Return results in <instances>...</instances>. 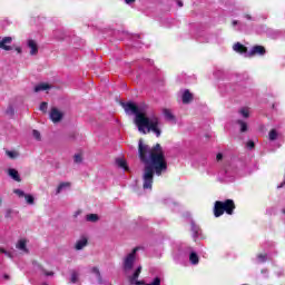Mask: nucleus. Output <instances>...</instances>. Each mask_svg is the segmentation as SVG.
<instances>
[{
  "label": "nucleus",
  "mask_w": 285,
  "mask_h": 285,
  "mask_svg": "<svg viewBox=\"0 0 285 285\" xmlns=\"http://www.w3.org/2000/svg\"><path fill=\"white\" fill-rule=\"evenodd\" d=\"M233 50L235 52H239L240 55H245V57H248V49L246 47H244V45L239 43V42H236L234 46H233Z\"/></svg>",
  "instance_id": "nucleus-10"
},
{
  "label": "nucleus",
  "mask_w": 285,
  "mask_h": 285,
  "mask_svg": "<svg viewBox=\"0 0 285 285\" xmlns=\"http://www.w3.org/2000/svg\"><path fill=\"white\" fill-rule=\"evenodd\" d=\"M0 204H1V199H0Z\"/></svg>",
  "instance_id": "nucleus-46"
},
{
  "label": "nucleus",
  "mask_w": 285,
  "mask_h": 285,
  "mask_svg": "<svg viewBox=\"0 0 285 285\" xmlns=\"http://www.w3.org/2000/svg\"><path fill=\"white\" fill-rule=\"evenodd\" d=\"M193 101V94L189 90H185L183 94V104H190Z\"/></svg>",
  "instance_id": "nucleus-16"
},
{
  "label": "nucleus",
  "mask_w": 285,
  "mask_h": 285,
  "mask_svg": "<svg viewBox=\"0 0 285 285\" xmlns=\"http://www.w3.org/2000/svg\"><path fill=\"white\" fill-rule=\"evenodd\" d=\"M27 46H28V48H30V55L31 56H35L39 52V45H37V41H35L32 39H29L27 41Z\"/></svg>",
  "instance_id": "nucleus-9"
},
{
  "label": "nucleus",
  "mask_w": 285,
  "mask_h": 285,
  "mask_svg": "<svg viewBox=\"0 0 285 285\" xmlns=\"http://www.w3.org/2000/svg\"><path fill=\"white\" fill-rule=\"evenodd\" d=\"M43 90H50V85L41 82L35 87V92H41Z\"/></svg>",
  "instance_id": "nucleus-15"
},
{
  "label": "nucleus",
  "mask_w": 285,
  "mask_h": 285,
  "mask_svg": "<svg viewBox=\"0 0 285 285\" xmlns=\"http://www.w3.org/2000/svg\"><path fill=\"white\" fill-rule=\"evenodd\" d=\"M216 159L217 161H222V159H224V155L217 154Z\"/></svg>",
  "instance_id": "nucleus-36"
},
{
  "label": "nucleus",
  "mask_w": 285,
  "mask_h": 285,
  "mask_svg": "<svg viewBox=\"0 0 285 285\" xmlns=\"http://www.w3.org/2000/svg\"><path fill=\"white\" fill-rule=\"evenodd\" d=\"M163 115L167 121H175V115H173V111L170 109H163Z\"/></svg>",
  "instance_id": "nucleus-13"
},
{
  "label": "nucleus",
  "mask_w": 285,
  "mask_h": 285,
  "mask_svg": "<svg viewBox=\"0 0 285 285\" xmlns=\"http://www.w3.org/2000/svg\"><path fill=\"white\" fill-rule=\"evenodd\" d=\"M282 186H284V184L279 185L278 188H282Z\"/></svg>",
  "instance_id": "nucleus-42"
},
{
  "label": "nucleus",
  "mask_w": 285,
  "mask_h": 285,
  "mask_svg": "<svg viewBox=\"0 0 285 285\" xmlns=\"http://www.w3.org/2000/svg\"><path fill=\"white\" fill-rule=\"evenodd\" d=\"M122 108L127 112V115H136L135 117V124L139 130V132H142V135H146L148 132L156 134V137H161V130H159V118L157 117H146L144 112H141V109L137 107L135 102H126L122 104Z\"/></svg>",
  "instance_id": "nucleus-2"
},
{
  "label": "nucleus",
  "mask_w": 285,
  "mask_h": 285,
  "mask_svg": "<svg viewBox=\"0 0 285 285\" xmlns=\"http://www.w3.org/2000/svg\"><path fill=\"white\" fill-rule=\"evenodd\" d=\"M24 199H26L27 204H29V205L35 204V197L30 194H26Z\"/></svg>",
  "instance_id": "nucleus-27"
},
{
  "label": "nucleus",
  "mask_w": 285,
  "mask_h": 285,
  "mask_svg": "<svg viewBox=\"0 0 285 285\" xmlns=\"http://www.w3.org/2000/svg\"><path fill=\"white\" fill-rule=\"evenodd\" d=\"M191 233L194 239H196V237H199L202 235V229L199 228V226L195 225V223H191Z\"/></svg>",
  "instance_id": "nucleus-17"
},
{
  "label": "nucleus",
  "mask_w": 285,
  "mask_h": 285,
  "mask_svg": "<svg viewBox=\"0 0 285 285\" xmlns=\"http://www.w3.org/2000/svg\"><path fill=\"white\" fill-rule=\"evenodd\" d=\"M8 43H12V38L11 37H4L1 41H0V48L2 50H12V47L8 46Z\"/></svg>",
  "instance_id": "nucleus-11"
},
{
  "label": "nucleus",
  "mask_w": 285,
  "mask_h": 285,
  "mask_svg": "<svg viewBox=\"0 0 285 285\" xmlns=\"http://www.w3.org/2000/svg\"><path fill=\"white\" fill-rule=\"evenodd\" d=\"M233 26H237V20H234V21H233Z\"/></svg>",
  "instance_id": "nucleus-41"
},
{
  "label": "nucleus",
  "mask_w": 285,
  "mask_h": 285,
  "mask_svg": "<svg viewBox=\"0 0 285 285\" xmlns=\"http://www.w3.org/2000/svg\"><path fill=\"white\" fill-rule=\"evenodd\" d=\"M16 50H17V52H18V55H21V48H16Z\"/></svg>",
  "instance_id": "nucleus-40"
},
{
  "label": "nucleus",
  "mask_w": 285,
  "mask_h": 285,
  "mask_svg": "<svg viewBox=\"0 0 285 285\" xmlns=\"http://www.w3.org/2000/svg\"><path fill=\"white\" fill-rule=\"evenodd\" d=\"M138 155L145 166L142 171V188L144 190H153L155 174L160 177L161 173L168 170V164L161 150V145L157 144L154 148H150V146L144 144V140H139Z\"/></svg>",
  "instance_id": "nucleus-1"
},
{
  "label": "nucleus",
  "mask_w": 285,
  "mask_h": 285,
  "mask_svg": "<svg viewBox=\"0 0 285 285\" xmlns=\"http://www.w3.org/2000/svg\"><path fill=\"white\" fill-rule=\"evenodd\" d=\"M247 148H249V150H253V148H255V142H253L252 140H249L247 142Z\"/></svg>",
  "instance_id": "nucleus-35"
},
{
  "label": "nucleus",
  "mask_w": 285,
  "mask_h": 285,
  "mask_svg": "<svg viewBox=\"0 0 285 285\" xmlns=\"http://www.w3.org/2000/svg\"><path fill=\"white\" fill-rule=\"evenodd\" d=\"M235 210V202L233 199H227L225 202L217 200L214 205V215L215 217H222L224 213L227 215H233Z\"/></svg>",
  "instance_id": "nucleus-3"
},
{
  "label": "nucleus",
  "mask_w": 285,
  "mask_h": 285,
  "mask_svg": "<svg viewBox=\"0 0 285 285\" xmlns=\"http://www.w3.org/2000/svg\"><path fill=\"white\" fill-rule=\"evenodd\" d=\"M40 110H41L42 112H46V110H48V102H41V105H40Z\"/></svg>",
  "instance_id": "nucleus-33"
},
{
  "label": "nucleus",
  "mask_w": 285,
  "mask_h": 285,
  "mask_svg": "<svg viewBox=\"0 0 285 285\" xmlns=\"http://www.w3.org/2000/svg\"><path fill=\"white\" fill-rule=\"evenodd\" d=\"M79 282V274L77 272L71 273V284H77Z\"/></svg>",
  "instance_id": "nucleus-28"
},
{
  "label": "nucleus",
  "mask_w": 285,
  "mask_h": 285,
  "mask_svg": "<svg viewBox=\"0 0 285 285\" xmlns=\"http://www.w3.org/2000/svg\"><path fill=\"white\" fill-rule=\"evenodd\" d=\"M50 119L53 121V124H59V121L63 119V112L57 108H52L50 111Z\"/></svg>",
  "instance_id": "nucleus-5"
},
{
  "label": "nucleus",
  "mask_w": 285,
  "mask_h": 285,
  "mask_svg": "<svg viewBox=\"0 0 285 285\" xmlns=\"http://www.w3.org/2000/svg\"><path fill=\"white\" fill-rule=\"evenodd\" d=\"M139 247H135L129 254H127L122 262V267L126 273L128 271H132V266H135V262L137 261V252Z\"/></svg>",
  "instance_id": "nucleus-4"
},
{
  "label": "nucleus",
  "mask_w": 285,
  "mask_h": 285,
  "mask_svg": "<svg viewBox=\"0 0 285 285\" xmlns=\"http://www.w3.org/2000/svg\"><path fill=\"white\" fill-rule=\"evenodd\" d=\"M73 161L75 164H81L83 161V157L81 156V154H76L73 156Z\"/></svg>",
  "instance_id": "nucleus-29"
},
{
  "label": "nucleus",
  "mask_w": 285,
  "mask_h": 285,
  "mask_svg": "<svg viewBox=\"0 0 285 285\" xmlns=\"http://www.w3.org/2000/svg\"><path fill=\"white\" fill-rule=\"evenodd\" d=\"M116 164L118 168H122V170H128V165L126 164V160L122 158H117Z\"/></svg>",
  "instance_id": "nucleus-18"
},
{
  "label": "nucleus",
  "mask_w": 285,
  "mask_h": 285,
  "mask_svg": "<svg viewBox=\"0 0 285 285\" xmlns=\"http://www.w3.org/2000/svg\"><path fill=\"white\" fill-rule=\"evenodd\" d=\"M125 3H127L128 6H130V3H135V0H125Z\"/></svg>",
  "instance_id": "nucleus-39"
},
{
  "label": "nucleus",
  "mask_w": 285,
  "mask_h": 285,
  "mask_svg": "<svg viewBox=\"0 0 285 285\" xmlns=\"http://www.w3.org/2000/svg\"><path fill=\"white\" fill-rule=\"evenodd\" d=\"M86 246H88V238H86L83 236L79 240H77L75 248H76V250H83V248H86Z\"/></svg>",
  "instance_id": "nucleus-12"
},
{
  "label": "nucleus",
  "mask_w": 285,
  "mask_h": 285,
  "mask_svg": "<svg viewBox=\"0 0 285 285\" xmlns=\"http://www.w3.org/2000/svg\"><path fill=\"white\" fill-rule=\"evenodd\" d=\"M237 124L240 126V132L248 130V125L244 120H237Z\"/></svg>",
  "instance_id": "nucleus-25"
},
{
  "label": "nucleus",
  "mask_w": 285,
  "mask_h": 285,
  "mask_svg": "<svg viewBox=\"0 0 285 285\" xmlns=\"http://www.w3.org/2000/svg\"><path fill=\"white\" fill-rule=\"evenodd\" d=\"M6 155L9 159H17V157H19V153L14 150H7Z\"/></svg>",
  "instance_id": "nucleus-24"
},
{
  "label": "nucleus",
  "mask_w": 285,
  "mask_h": 285,
  "mask_svg": "<svg viewBox=\"0 0 285 285\" xmlns=\"http://www.w3.org/2000/svg\"><path fill=\"white\" fill-rule=\"evenodd\" d=\"M256 262L257 264H264V262H266V255L264 254L257 255Z\"/></svg>",
  "instance_id": "nucleus-30"
},
{
  "label": "nucleus",
  "mask_w": 285,
  "mask_h": 285,
  "mask_svg": "<svg viewBox=\"0 0 285 285\" xmlns=\"http://www.w3.org/2000/svg\"><path fill=\"white\" fill-rule=\"evenodd\" d=\"M13 193L19 197H26V193L21 189H14Z\"/></svg>",
  "instance_id": "nucleus-32"
},
{
  "label": "nucleus",
  "mask_w": 285,
  "mask_h": 285,
  "mask_svg": "<svg viewBox=\"0 0 285 285\" xmlns=\"http://www.w3.org/2000/svg\"><path fill=\"white\" fill-rule=\"evenodd\" d=\"M255 55H266V49L262 46H254L249 52H247V57H255Z\"/></svg>",
  "instance_id": "nucleus-7"
},
{
  "label": "nucleus",
  "mask_w": 285,
  "mask_h": 285,
  "mask_svg": "<svg viewBox=\"0 0 285 285\" xmlns=\"http://www.w3.org/2000/svg\"><path fill=\"white\" fill-rule=\"evenodd\" d=\"M16 248L20 250L21 253L28 254V240L26 238H21L16 244Z\"/></svg>",
  "instance_id": "nucleus-8"
},
{
  "label": "nucleus",
  "mask_w": 285,
  "mask_h": 285,
  "mask_svg": "<svg viewBox=\"0 0 285 285\" xmlns=\"http://www.w3.org/2000/svg\"><path fill=\"white\" fill-rule=\"evenodd\" d=\"M91 273L96 275V279H98L99 284H101V274L99 273V269L97 267H92Z\"/></svg>",
  "instance_id": "nucleus-26"
},
{
  "label": "nucleus",
  "mask_w": 285,
  "mask_h": 285,
  "mask_svg": "<svg viewBox=\"0 0 285 285\" xmlns=\"http://www.w3.org/2000/svg\"><path fill=\"white\" fill-rule=\"evenodd\" d=\"M239 114L242 115V117H244L245 119H248L249 115H250V109H248L247 107H244L239 110Z\"/></svg>",
  "instance_id": "nucleus-23"
},
{
  "label": "nucleus",
  "mask_w": 285,
  "mask_h": 285,
  "mask_svg": "<svg viewBox=\"0 0 285 285\" xmlns=\"http://www.w3.org/2000/svg\"><path fill=\"white\" fill-rule=\"evenodd\" d=\"M9 177H12L14 181H21V177L19 176V171L17 169L10 168L8 170Z\"/></svg>",
  "instance_id": "nucleus-14"
},
{
  "label": "nucleus",
  "mask_w": 285,
  "mask_h": 285,
  "mask_svg": "<svg viewBox=\"0 0 285 285\" xmlns=\"http://www.w3.org/2000/svg\"><path fill=\"white\" fill-rule=\"evenodd\" d=\"M4 279H8V275H4Z\"/></svg>",
  "instance_id": "nucleus-43"
},
{
  "label": "nucleus",
  "mask_w": 285,
  "mask_h": 285,
  "mask_svg": "<svg viewBox=\"0 0 285 285\" xmlns=\"http://www.w3.org/2000/svg\"><path fill=\"white\" fill-rule=\"evenodd\" d=\"M139 275H141V266H138L135 273L131 276H129V283L131 285H140L141 282L137 281L139 279Z\"/></svg>",
  "instance_id": "nucleus-6"
},
{
  "label": "nucleus",
  "mask_w": 285,
  "mask_h": 285,
  "mask_svg": "<svg viewBox=\"0 0 285 285\" xmlns=\"http://www.w3.org/2000/svg\"><path fill=\"white\" fill-rule=\"evenodd\" d=\"M86 220L91 223L99 222V216L97 214H88Z\"/></svg>",
  "instance_id": "nucleus-22"
},
{
  "label": "nucleus",
  "mask_w": 285,
  "mask_h": 285,
  "mask_svg": "<svg viewBox=\"0 0 285 285\" xmlns=\"http://www.w3.org/2000/svg\"><path fill=\"white\" fill-rule=\"evenodd\" d=\"M32 136L35 137V139H37V141L41 140V134L38 130H33Z\"/></svg>",
  "instance_id": "nucleus-31"
},
{
  "label": "nucleus",
  "mask_w": 285,
  "mask_h": 285,
  "mask_svg": "<svg viewBox=\"0 0 285 285\" xmlns=\"http://www.w3.org/2000/svg\"><path fill=\"white\" fill-rule=\"evenodd\" d=\"M66 188H70V183H61L56 190V195H59L61 191L66 190Z\"/></svg>",
  "instance_id": "nucleus-20"
},
{
  "label": "nucleus",
  "mask_w": 285,
  "mask_h": 285,
  "mask_svg": "<svg viewBox=\"0 0 285 285\" xmlns=\"http://www.w3.org/2000/svg\"><path fill=\"white\" fill-rule=\"evenodd\" d=\"M225 173H228V169H226Z\"/></svg>",
  "instance_id": "nucleus-45"
},
{
  "label": "nucleus",
  "mask_w": 285,
  "mask_h": 285,
  "mask_svg": "<svg viewBox=\"0 0 285 285\" xmlns=\"http://www.w3.org/2000/svg\"><path fill=\"white\" fill-rule=\"evenodd\" d=\"M245 19H247V21H253V17H250V14H245Z\"/></svg>",
  "instance_id": "nucleus-38"
},
{
  "label": "nucleus",
  "mask_w": 285,
  "mask_h": 285,
  "mask_svg": "<svg viewBox=\"0 0 285 285\" xmlns=\"http://www.w3.org/2000/svg\"><path fill=\"white\" fill-rule=\"evenodd\" d=\"M189 262H190V264H194V265L199 264V256H197V253H195V252L190 253Z\"/></svg>",
  "instance_id": "nucleus-19"
},
{
  "label": "nucleus",
  "mask_w": 285,
  "mask_h": 285,
  "mask_svg": "<svg viewBox=\"0 0 285 285\" xmlns=\"http://www.w3.org/2000/svg\"><path fill=\"white\" fill-rule=\"evenodd\" d=\"M268 137H269V141H275L277 137H279L277 129H272L268 134Z\"/></svg>",
  "instance_id": "nucleus-21"
},
{
  "label": "nucleus",
  "mask_w": 285,
  "mask_h": 285,
  "mask_svg": "<svg viewBox=\"0 0 285 285\" xmlns=\"http://www.w3.org/2000/svg\"><path fill=\"white\" fill-rule=\"evenodd\" d=\"M0 253H3L7 257H12V254L3 248H0Z\"/></svg>",
  "instance_id": "nucleus-34"
},
{
  "label": "nucleus",
  "mask_w": 285,
  "mask_h": 285,
  "mask_svg": "<svg viewBox=\"0 0 285 285\" xmlns=\"http://www.w3.org/2000/svg\"><path fill=\"white\" fill-rule=\"evenodd\" d=\"M177 6H178L179 8H184V2H181V0H178V1H177Z\"/></svg>",
  "instance_id": "nucleus-37"
},
{
  "label": "nucleus",
  "mask_w": 285,
  "mask_h": 285,
  "mask_svg": "<svg viewBox=\"0 0 285 285\" xmlns=\"http://www.w3.org/2000/svg\"><path fill=\"white\" fill-rule=\"evenodd\" d=\"M47 275H52V273H47Z\"/></svg>",
  "instance_id": "nucleus-44"
}]
</instances>
